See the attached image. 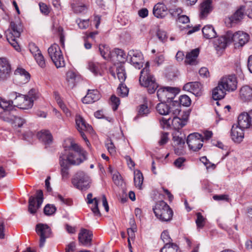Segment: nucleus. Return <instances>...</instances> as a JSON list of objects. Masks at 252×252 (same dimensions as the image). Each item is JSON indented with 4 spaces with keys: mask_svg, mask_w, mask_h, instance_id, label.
<instances>
[{
    "mask_svg": "<svg viewBox=\"0 0 252 252\" xmlns=\"http://www.w3.org/2000/svg\"><path fill=\"white\" fill-rule=\"evenodd\" d=\"M203 142V136L197 132L190 134L187 139V143L189 149L195 152L198 151L202 148Z\"/></svg>",
    "mask_w": 252,
    "mask_h": 252,
    "instance_id": "nucleus-9",
    "label": "nucleus"
},
{
    "mask_svg": "<svg viewBox=\"0 0 252 252\" xmlns=\"http://www.w3.org/2000/svg\"><path fill=\"white\" fill-rule=\"evenodd\" d=\"M40 94L35 89H31L27 94L13 92L9 94V98L13 99L14 106L22 109H29L33 105V102L39 97Z\"/></svg>",
    "mask_w": 252,
    "mask_h": 252,
    "instance_id": "nucleus-1",
    "label": "nucleus"
},
{
    "mask_svg": "<svg viewBox=\"0 0 252 252\" xmlns=\"http://www.w3.org/2000/svg\"><path fill=\"white\" fill-rule=\"evenodd\" d=\"M17 38L13 37L11 38V39L7 40V41L16 51H19L20 50V47L17 41Z\"/></svg>",
    "mask_w": 252,
    "mask_h": 252,
    "instance_id": "nucleus-60",
    "label": "nucleus"
},
{
    "mask_svg": "<svg viewBox=\"0 0 252 252\" xmlns=\"http://www.w3.org/2000/svg\"><path fill=\"white\" fill-rule=\"evenodd\" d=\"M213 198L215 200L220 201V200H226L228 201V196L226 194H220V195H214L213 196Z\"/></svg>",
    "mask_w": 252,
    "mask_h": 252,
    "instance_id": "nucleus-62",
    "label": "nucleus"
},
{
    "mask_svg": "<svg viewBox=\"0 0 252 252\" xmlns=\"http://www.w3.org/2000/svg\"><path fill=\"white\" fill-rule=\"evenodd\" d=\"M150 112L147 103L141 104L139 106L138 110V116L144 117L147 116Z\"/></svg>",
    "mask_w": 252,
    "mask_h": 252,
    "instance_id": "nucleus-45",
    "label": "nucleus"
},
{
    "mask_svg": "<svg viewBox=\"0 0 252 252\" xmlns=\"http://www.w3.org/2000/svg\"><path fill=\"white\" fill-rule=\"evenodd\" d=\"M212 0H206L200 5V16L201 18L206 17L212 11Z\"/></svg>",
    "mask_w": 252,
    "mask_h": 252,
    "instance_id": "nucleus-33",
    "label": "nucleus"
},
{
    "mask_svg": "<svg viewBox=\"0 0 252 252\" xmlns=\"http://www.w3.org/2000/svg\"><path fill=\"white\" fill-rule=\"evenodd\" d=\"M34 57L37 63L41 67L43 68L45 66V62L41 53L35 54Z\"/></svg>",
    "mask_w": 252,
    "mask_h": 252,
    "instance_id": "nucleus-49",
    "label": "nucleus"
},
{
    "mask_svg": "<svg viewBox=\"0 0 252 252\" xmlns=\"http://www.w3.org/2000/svg\"><path fill=\"white\" fill-rule=\"evenodd\" d=\"M240 98L244 102L252 100V86L245 85L240 90Z\"/></svg>",
    "mask_w": 252,
    "mask_h": 252,
    "instance_id": "nucleus-27",
    "label": "nucleus"
},
{
    "mask_svg": "<svg viewBox=\"0 0 252 252\" xmlns=\"http://www.w3.org/2000/svg\"><path fill=\"white\" fill-rule=\"evenodd\" d=\"M136 228H129L127 230L128 235V239L132 240L135 237V232L136 231Z\"/></svg>",
    "mask_w": 252,
    "mask_h": 252,
    "instance_id": "nucleus-63",
    "label": "nucleus"
},
{
    "mask_svg": "<svg viewBox=\"0 0 252 252\" xmlns=\"http://www.w3.org/2000/svg\"><path fill=\"white\" fill-rule=\"evenodd\" d=\"M14 74L21 84L27 83L30 79V74L22 68H17L15 71Z\"/></svg>",
    "mask_w": 252,
    "mask_h": 252,
    "instance_id": "nucleus-29",
    "label": "nucleus"
},
{
    "mask_svg": "<svg viewBox=\"0 0 252 252\" xmlns=\"http://www.w3.org/2000/svg\"><path fill=\"white\" fill-rule=\"evenodd\" d=\"M117 93L119 96L122 97H126L128 94V89L126 86L121 83L117 88Z\"/></svg>",
    "mask_w": 252,
    "mask_h": 252,
    "instance_id": "nucleus-46",
    "label": "nucleus"
},
{
    "mask_svg": "<svg viewBox=\"0 0 252 252\" xmlns=\"http://www.w3.org/2000/svg\"><path fill=\"white\" fill-rule=\"evenodd\" d=\"M60 165L61 166V173L62 176V179L63 180H67L69 177V165L63 159L59 160Z\"/></svg>",
    "mask_w": 252,
    "mask_h": 252,
    "instance_id": "nucleus-38",
    "label": "nucleus"
},
{
    "mask_svg": "<svg viewBox=\"0 0 252 252\" xmlns=\"http://www.w3.org/2000/svg\"><path fill=\"white\" fill-rule=\"evenodd\" d=\"M161 239L165 244H171V239L167 230H164L161 234Z\"/></svg>",
    "mask_w": 252,
    "mask_h": 252,
    "instance_id": "nucleus-52",
    "label": "nucleus"
},
{
    "mask_svg": "<svg viewBox=\"0 0 252 252\" xmlns=\"http://www.w3.org/2000/svg\"><path fill=\"white\" fill-rule=\"evenodd\" d=\"M204 37L206 39H211L216 37L217 33L214 27L211 25L204 26L202 30Z\"/></svg>",
    "mask_w": 252,
    "mask_h": 252,
    "instance_id": "nucleus-37",
    "label": "nucleus"
},
{
    "mask_svg": "<svg viewBox=\"0 0 252 252\" xmlns=\"http://www.w3.org/2000/svg\"><path fill=\"white\" fill-rule=\"evenodd\" d=\"M244 9L241 7L233 15L225 19V24L228 27H231L233 23H236L243 19Z\"/></svg>",
    "mask_w": 252,
    "mask_h": 252,
    "instance_id": "nucleus-22",
    "label": "nucleus"
},
{
    "mask_svg": "<svg viewBox=\"0 0 252 252\" xmlns=\"http://www.w3.org/2000/svg\"><path fill=\"white\" fill-rule=\"evenodd\" d=\"M43 192L41 190L36 191V198L31 196L29 200L28 211L32 214H34L40 207L43 202Z\"/></svg>",
    "mask_w": 252,
    "mask_h": 252,
    "instance_id": "nucleus-10",
    "label": "nucleus"
},
{
    "mask_svg": "<svg viewBox=\"0 0 252 252\" xmlns=\"http://www.w3.org/2000/svg\"><path fill=\"white\" fill-rule=\"evenodd\" d=\"M238 124L239 126L245 129L252 127L247 112H243L239 115L238 118Z\"/></svg>",
    "mask_w": 252,
    "mask_h": 252,
    "instance_id": "nucleus-31",
    "label": "nucleus"
},
{
    "mask_svg": "<svg viewBox=\"0 0 252 252\" xmlns=\"http://www.w3.org/2000/svg\"><path fill=\"white\" fill-rule=\"evenodd\" d=\"M66 81L68 83V85L70 88H73L76 83V74L72 70H69L66 73Z\"/></svg>",
    "mask_w": 252,
    "mask_h": 252,
    "instance_id": "nucleus-41",
    "label": "nucleus"
},
{
    "mask_svg": "<svg viewBox=\"0 0 252 252\" xmlns=\"http://www.w3.org/2000/svg\"><path fill=\"white\" fill-rule=\"evenodd\" d=\"M149 67V63L147 62L145 67L141 71L139 82L141 86L147 88L149 94H152L157 90L158 85L154 76L150 74Z\"/></svg>",
    "mask_w": 252,
    "mask_h": 252,
    "instance_id": "nucleus-3",
    "label": "nucleus"
},
{
    "mask_svg": "<svg viewBox=\"0 0 252 252\" xmlns=\"http://www.w3.org/2000/svg\"><path fill=\"white\" fill-rule=\"evenodd\" d=\"M179 101L180 104L184 106H189L191 103V100L190 98L187 95H181Z\"/></svg>",
    "mask_w": 252,
    "mask_h": 252,
    "instance_id": "nucleus-50",
    "label": "nucleus"
},
{
    "mask_svg": "<svg viewBox=\"0 0 252 252\" xmlns=\"http://www.w3.org/2000/svg\"><path fill=\"white\" fill-rule=\"evenodd\" d=\"M88 68L95 76L101 75V64L97 62L90 61L88 63Z\"/></svg>",
    "mask_w": 252,
    "mask_h": 252,
    "instance_id": "nucleus-36",
    "label": "nucleus"
},
{
    "mask_svg": "<svg viewBox=\"0 0 252 252\" xmlns=\"http://www.w3.org/2000/svg\"><path fill=\"white\" fill-rule=\"evenodd\" d=\"M178 115H172V125L176 130H180L181 128L187 125L188 116L186 115L182 118L177 117Z\"/></svg>",
    "mask_w": 252,
    "mask_h": 252,
    "instance_id": "nucleus-28",
    "label": "nucleus"
},
{
    "mask_svg": "<svg viewBox=\"0 0 252 252\" xmlns=\"http://www.w3.org/2000/svg\"><path fill=\"white\" fill-rule=\"evenodd\" d=\"M99 50L101 56L105 59H108L112 56L110 48L107 45H100Z\"/></svg>",
    "mask_w": 252,
    "mask_h": 252,
    "instance_id": "nucleus-42",
    "label": "nucleus"
},
{
    "mask_svg": "<svg viewBox=\"0 0 252 252\" xmlns=\"http://www.w3.org/2000/svg\"><path fill=\"white\" fill-rule=\"evenodd\" d=\"M2 119L6 122L14 121L16 126H17L18 127L22 126L23 124L26 123V120L24 119L21 117H15L13 115H10L6 117L2 116Z\"/></svg>",
    "mask_w": 252,
    "mask_h": 252,
    "instance_id": "nucleus-39",
    "label": "nucleus"
},
{
    "mask_svg": "<svg viewBox=\"0 0 252 252\" xmlns=\"http://www.w3.org/2000/svg\"><path fill=\"white\" fill-rule=\"evenodd\" d=\"M231 43L230 37L228 35V32L224 35L216 39L214 42V47L218 51L224 49L228 44Z\"/></svg>",
    "mask_w": 252,
    "mask_h": 252,
    "instance_id": "nucleus-20",
    "label": "nucleus"
},
{
    "mask_svg": "<svg viewBox=\"0 0 252 252\" xmlns=\"http://www.w3.org/2000/svg\"><path fill=\"white\" fill-rule=\"evenodd\" d=\"M112 179L113 182L116 185L119 186L122 184L123 180L121 175L119 173L117 172L114 173L113 175Z\"/></svg>",
    "mask_w": 252,
    "mask_h": 252,
    "instance_id": "nucleus-58",
    "label": "nucleus"
},
{
    "mask_svg": "<svg viewBox=\"0 0 252 252\" xmlns=\"http://www.w3.org/2000/svg\"><path fill=\"white\" fill-rule=\"evenodd\" d=\"M93 194L92 193H90L87 195V200L88 204H93V205L91 207V209L92 211L93 212L94 215L96 217H100L101 213L98 209V200L97 198L95 197L94 198H92Z\"/></svg>",
    "mask_w": 252,
    "mask_h": 252,
    "instance_id": "nucleus-30",
    "label": "nucleus"
},
{
    "mask_svg": "<svg viewBox=\"0 0 252 252\" xmlns=\"http://www.w3.org/2000/svg\"><path fill=\"white\" fill-rule=\"evenodd\" d=\"M127 61L138 69L141 68L143 66L142 55L140 52L137 50H130L126 56Z\"/></svg>",
    "mask_w": 252,
    "mask_h": 252,
    "instance_id": "nucleus-11",
    "label": "nucleus"
},
{
    "mask_svg": "<svg viewBox=\"0 0 252 252\" xmlns=\"http://www.w3.org/2000/svg\"><path fill=\"white\" fill-rule=\"evenodd\" d=\"M117 57V60L120 63H124L127 61L126 56L124 51L120 49H115L112 52Z\"/></svg>",
    "mask_w": 252,
    "mask_h": 252,
    "instance_id": "nucleus-43",
    "label": "nucleus"
},
{
    "mask_svg": "<svg viewBox=\"0 0 252 252\" xmlns=\"http://www.w3.org/2000/svg\"><path fill=\"white\" fill-rule=\"evenodd\" d=\"M75 121L78 130L80 133L82 137L86 142L87 146H89L90 143L83 131H90L92 129L91 126L87 124L84 119L80 115L76 116Z\"/></svg>",
    "mask_w": 252,
    "mask_h": 252,
    "instance_id": "nucleus-13",
    "label": "nucleus"
},
{
    "mask_svg": "<svg viewBox=\"0 0 252 252\" xmlns=\"http://www.w3.org/2000/svg\"><path fill=\"white\" fill-rule=\"evenodd\" d=\"M48 54L57 68L65 66L64 59L59 46L57 44L52 45L48 49Z\"/></svg>",
    "mask_w": 252,
    "mask_h": 252,
    "instance_id": "nucleus-7",
    "label": "nucleus"
},
{
    "mask_svg": "<svg viewBox=\"0 0 252 252\" xmlns=\"http://www.w3.org/2000/svg\"><path fill=\"white\" fill-rule=\"evenodd\" d=\"M11 73V67L7 59L0 58V81H4L8 78Z\"/></svg>",
    "mask_w": 252,
    "mask_h": 252,
    "instance_id": "nucleus-14",
    "label": "nucleus"
},
{
    "mask_svg": "<svg viewBox=\"0 0 252 252\" xmlns=\"http://www.w3.org/2000/svg\"><path fill=\"white\" fill-rule=\"evenodd\" d=\"M172 136L174 146L177 147V149H182L185 144V135L180 130H175L172 133Z\"/></svg>",
    "mask_w": 252,
    "mask_h": 252,
    "instance_id": "nucleus-23",
    "label": "nucleus"
},
{
    "mask_svg": "<svg viewBox=\"0 0 252 252\" xmlns=\"http://www.w3.org/2000/svg\"><path fill=\"white\" fill-rule=\"evenodd\" d=\"M196 216L197 219L195 220V222L197 226L199 228H202L205 225L206 219L199 212L196 214Z\"/></svg>",
    "mask_w": 252,
    "mask_h": 252,
    "instance_id": "nucleus-47",
    "label": "nucleus"
},
{
    "mask_svg": "<svg viewBox=\"0 0 252 252\" xmlns=\"http://www.w3.org/2000/svg\"><path fill=\"white\" fill-rule=\"evenodd\" d=\"M174 88L172 87H164L160 88L157 91V96L160 101H168L173 98Z\"/></svg>",
    "mask_w": 252,
    "mask_h": 252,
    "instance_id": "nucleus-16",
    "label": "nucleus"
},
{
    "mask_svg": "<svg viewBox=\"0 0 252 252\" xmlns=\"http://www.w3.org/2000/svg\"><path fill=\"white\" fill-rule=\"evenodd\" d=\"M22 32V28L20 24H16L14 22H11L10 24V28L5 32L7 40L11 39L13 37L19 38Z\"/></svg>",
    "mask_w": 252,
    "mask_h": 252,
    "instance_id": "nucleus-17",
    "label": "nucleus"
},
{
    "mask_svg": "<svg viewBox=\"0 0 252 252\" xmlns=\"http://www.w3.org/2000/svg\"><path fill=\"white\" fill-rule=\"evenodd\" d=\"M160 252H180L179 247L175 244H165Z\"/></svg>",
    "mask_w": 252,
    "mask_h": 252,
    "instance_id": "nucleus-44",
    "label": "nucleus"
},
{
    "mask_svg": "<svg viewBox=\"0 0 252 252\" xmlns=\"http://www.w3.org/2000/svg\"><path fill=\"white\" fill-rule=\"evenodd\" d=\"M99 98L100 94L97 90H89L87 94L83 98L82 102L86 104L92 103Z\"/></svg>",
    "mask_w": 252,
    "mask_h": 252,
    "instance_id": "nucleus-26",
    "label": "nucleus"
},
{
    "mask_svg": "<svg viewBox=\"0 0 252 252\" xmlns=\"http://www.w3.org/2000/svg\"><path fill=\"white\" fill-rule=\"evenodd\" d=\"M110 100L111 101L113 109L114 111L116 110L120 104V100L119 98L117 97L115 95H113L111 96Z\"/></svg>",
    "mask_w": 252,
    "mask_h": 252,
    "instance_id": "nucleus-53",
    "label": "nucleus"
},
{
    "mask_svg": "<svg viewBox=\"0 0 252 252\" xmlns=\"http://www.w3.org/2000/svg\"><path fill=\"white\" fill-rule=\"evenodd\" d=\"M87 153L78 144L71 142L68 152L60 157L69 165H78L87 159Z\"/></svg>",
    "mask_w": 252,
    "mask_h": 252,
    "instance_id": "nucleus-2",
    "label": "nucleus"
},
{
    "mask_svg": "<svg viewBox=\"0 0 252 252\" xmlns=\"http://www.w3.org/2000/svg\"><path fill=\"white\" fill-rule=\"evenodd\" d=\"M226 91L219 82L218 86L212 91V97L215 100H220L223 98L226 94Z\"/></svg>",
    "mask_w": 252,
    "mask_h": 252,
    "instance_id": "nucleus-34",
    "label": "nucleus"
},
{
    "mask_svg": "<svg viewBox=\"0 0 252 252\" xmlns=\"http://www.w3.org/2000/svg\"><path fill=\"white\" fill-rule=\"evenodd\" d=\"M76 22L78 24L79 27L81 29H86L89 26V20H81L77 19Z\"/></svg>",
    "mask_w": 252,
    "mask_h": 252,
    "instance_id": "nucleus-54",
    "label": "nucleus"
},
{
    "mask_svg": "<svg viewBox=\"0 0 252 252\" xmlns=\"http://www.w3.org/2000/svg\"><path fill=\"white\" fill-rule=\"evenodd\" d=\"M157 112L161 115H179L181 112L180 106L177 101H174L168 105L165 103H158L156 107Z\"/></svg>",
    "mask_w": 252,
    "mask_h": 252,
    "instance_id": "nucleus-6",
    "label": "nucleus"
},
{
    "mask_svg": "<svg viewBox=\"0 0 252 252\" xmlns=\"http://www.w3.org/2000/svg\"><path fill=\"white\" fill-rule=\"evenodd\" d=\"M164 61V56L163 54H158L154 60V62L158 66L162 64Z\"/></svg>",
    "mask_w": 252,
    "mask_h": 252,
    "instance_id": "nucleus-56",
    "label": "nucleus"
},
{
    "mask_svg": "<svg viewBox=\"0 0 252 252\" xmlns=\"http://www.w3.org/2000/svg\"><path fill=\"white\" fill-rule=\"evenodd\" d=\"M153 210L156 217L162 221H169L172 218L173 211L163 201L158 202Z\"/></svg>",
    "mask_w": 252,
    "mask_h": 252,
    "instance_id": "nucleus-4",
    "label": "nucleus"
},
{
    "mask_svg": "<svg viewBox=\"0 0 252 252\" xmlns=\"http://www.w3.org/2000/svg\"><path fill=\"white\" fill-rule=\"evenodd\" d=\"M36 232L40 236L39 247L42 248L44 245L46 239L51 235V229L47 224L39 223L36 226Z\"/></svg>",
    "mask_w": 252,
    "mask_h": 252,
    "instance_id": "nucleus-12",
    "label": "nucleus"
},
{
    "mask_svg": "<svg viewBox=\"0 0 252 252\" xmlns=\"http://www.w3.org/2000/svg\"><path fill=\"white\" fill-rule=\"evenodd\" d=\"M37 137L40 141L45 145L50 144L53 141V137L49 130H41L37 133Z\"/></svg>",
    "mask_w": 252,
    "mask_h": 252,
    "instance_id": "nucleus-32",
    "label": "nucleus"
},
{
    "mask_svg": "<svg viewBox=\"0 0 252 252\" xmlns=\"http://www.w3.org/2000/svg\"><path fill=\"white\" fill-rule=\"evenodd\" d=\"M13 105H14L13 99H10V100H6L0 97V108L4 110V113L1 114L0 116L1 119L2 116L6 117L10 115L9 111L13 110Z\"/></svg>",
    "mask_w": 252,
    "mask_h": 252,
    "instance_id": "nucleus-25",
    "label": "nucleus"
},
{
    "mask_svg": "<svg viewBox=\"0 0 252 252\" xmlns=\"http://www.w3.org/2000/svg\"><path fill=\"white\" fill-rule=\"evenodd\" d=\"M186 161V159L184 158H179L176 159L174 162V165L178 168L181 167L183 165V163Z\"/></svg>",
    "mask_w": 252,
    "mask_h": 252,
    "instance_id": "nucleus-64",
    "label": "nucleus"
},
{
    "mask_svg": "<svg viewBox=\"0 0 252 252\" xmlns=\"http://www.w3.org/2000/svg\"><path fill=\"white\" fill-rule=\"evenodd\" d=\"M143 182V176L139 170L134 171V182L135 186L139 189H141Z\"/></svg>",
    "mask_w": 252,
    "mask_h": 252,
    "instance_id": "nucleus-40",
    "label": "nucleus"
},
{
    "mask_svg": "<svg viewBox=\"0 0 252 252\" xmlns=\"http://www.w3.org/2000/svg\"><path fill=\"white\" fill-rule=\"evenodd\" d=\"M183 89L184 91L192 93L196 96H200L202 94V86L198 82L187 83Z\"/></svg>",
    "mask_w": 252,
    "mask_h": 252,
    "instance_id": "nucleus-19",
    "label": "nucleus"
},
{
    "mask_svg": "<svg viewBox=\"0 0 252 252\" xmlns=\"http://www.w3.org/2000/svg\"><path fill=\"white\" fill-rule=\"evenodd\" d=\"M219 82L226 91L232 92L237 88V82L236 78L234 75L223 77Z\"/></svg>",
    "mask_w": 252,
    "mask_h": 252,
    "instance_id": "nucleus-15",
    "label": "nucleus"
},
{
    "mask_svg": "<svg viewBox=\"0 0 252 252\" xmlns=\"http://www.w3.org/2000/svg\"><path fill=\"white\" fill-rule=\"evenodd\" d=\"M157 35L158 38L162 42H165L167 40L166 33L164 31L158 30L157 32Z\"/></svg>",
    "mask_w": 252,
    "mask_h": 252,
    "instance_id": "nucleus-57",
    "label": "nucleus"
},
{
    "mask_svg": "<svg viewBox=\"0 0 252 252\" xmlns=\"http://www.w3.org/2000/svg\"><path fill=\"white\" fill-rule=\"evenodd\" d=\"M199 52V51L198 49H195L191 52L188 53L186 57L185 63L190 65L195 64Z\"/></svg>",
    "mask_w": 252,
    "mask_h": 252,
    "instance_id": "nucleus-35",
    "label": "nucleus"
},
{
    "mask_svg": "<svg viewBox=\"0 0 252 252\" xmlns=\"http://www.w3.org/2000/svg\"><path fill=\"white\" fill-rule=\"evenodd\" d=\"M238 125H233L231 130V136L232 140L235 143H239L243 139L244 133L243 129Z\"/></svg>",
    "mask_w": 252,
    "mask_h": 252,
    "instance_id": "nucleus-21",
    "label": "nucleus"
},
{
    "mask_svg": "<svg viewBox=\"0 0 252 252\" xmlns=\"http://www.w3.org/2000/svg\"><path fill=\"white\" fill-rule=\"evenodd\" d=\"M72 8L74 11L77 13L83 12L87 9V6L85 4L77 5L73 4L72 5Z\"/></svg>",
    "mask_w": 252,
    "mask_h": 252,
    "instance_id": "nucleus-55",
    "label": "nucleus"
},
{
    "mask_svg": "<svg viewBox=\"0 0 252 252\" xmlns=\"http://www.w3.org/2000/svg\"><path fill=\"white\" fill-rule=\"evenodd\" d=\"M93 236L91 231L82 228L78 234V240L80 243L85 246L91 245V241Z\"/></svg>",
    "mask_w": 252,
    "mask_h": 252,
    "instance_id": "nucleus-18",
    "label": "nucleus"
},
{
    "mask_svg": "<svg viewBox=\"0 0 252 252\" xmlns=\"http://www.w3.org/2000/svg\"><path fill=\"white\" fill-rule=\"evenodd\" d=\"M56 211V208L53 205L47 204L44 209V212L45 215L50 216L54 214Z\"/></svg>",
    "mask_w": 252,
    "mask_h": 252,
    "instance_id": "nucleus-51",
    "label": "nucleus"
},
{
    "mask_svg": "<svg viewBox=\"0 0 252 252\" xmlns=\"http://www.w3.org/2000/svg\"><path fill=\"white\" fill-rule=\"evenodd\" d=\"M168 8L163 3H158L154 7L153 14L158 18H163L167 15Z\"/></svg>",
    "mask_w": 252,
    "mask_h": 252,
    "instance_id": "nucleus-24",
    "label": "nucleus"
},
{
    "mask_svg": "<svg viewBox=\"0 0 252 252\" xmlns=\"http://www.w3.org/2000/svg\"><path fill=\"white\" fill-rule=\"evenodd\" d=\"M71 183L76 189L86 190L90 188L91 179L87 173L80 171L74 175L71 180Z\"/></svg>",
    "mask_w": 252,
    "mask_h": 252,
    "instance_id": "nucleus-5",
    "label": "nucleus"
},
{
    "mask_svg": "<svg viewBox=\"0 0 252 252\" xmlns=\"http://www.w3.org/2000/svg\"><path fill=\"white\" fill-rule=\"evenodd\" d=\"M228 35L230 37L231 42L234 43L236 48L243 47L248 42L250 38L248 33L242 31H238L234 33L231 31H228Z\"/></svg>",
    "mask_w": 252,
    "mask_h": 252,
    "instance_id": "nucleus-8",
    "label": "nucleus"
},
{
    "mask_svg": "<svg viewBox=\"0 0 252 252\" xmlns=\"http://www.w3.org/2000/svg\"><path fill=\"white\" fill-rule=\"evenodd\" d=\"M105 146L106 147L108 152L111 155H114L116 153V148L111 139H107L106 140L105 142Z\"/></svg>",
    "mask_w": 252,
    "mask_h": 252,
    "instance_id": "nucleus-48",
    "label": "nucleus"
},
{
    "mask_svg": "<svg viewBox=\"0 0 252 252\" xmlns=\"http://www.w3.org/2000/svg\"><path fill=\"white\" fill-rule=\"evenodd\" d=\"M29 48L31 52L33 55V56L35 54L41 53L38 47L34 43H30Z\"/></svg>",
    "mask_w": 252,
    "mask_h": 252,
    "instance_id": "nucleus-59",
    "label": "nucleus"
},
{
    "mask_svg": "<svg viewBox=\"0 0 252 252\" xmlns=\"http://www.w3.org/2000/svg\"><path fill=\"white\" fill-rule=\"evenodd\" d=\"M168 133L164 132L161 135L160 139L158 142L160 145H163L166 144L168 141Z\"/></svg>",
    "mask_w": 252,
    "mask_h": 252,
    "instance_id": "nucleus-61",
    "label": "nucleus"
}]
</instances>
